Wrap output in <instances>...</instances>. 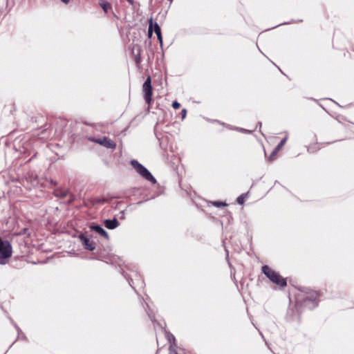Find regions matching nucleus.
<instances>
[{
	"instance_id": "nucleus-2",
	"label": "nucleus",
	"mask_w": 354,
	"mask_h": 354,
	"mask_svg": "<svg viewBox=\"0 0 354 354\" xmlns=\"http://www.w3.org/2000/svg\"><path fill=\"white\" fill-rule=\"evenodd\" d=\"M12 254L11 245L0 239V264H6Z\"/></svg>"
},
{
	"instance_id": "nucleus-14",
	"label": "nucleus",
	"mask_w": 354,
	"mask_h": 354,
	"mask_svg": "<svg viewBox=\"0 0 354 354\" xmlns=\"http://www.w3.org/2000/svg\"><path fill=\"white\" fill-rule=\"evenodd\" d=\"M180 104H179L178 102H176V101H175V102H174L172 103V106H173V107H174V109H179V108H180Z\"/></svg>"
},
{
	"instance_id": "nucleus-10",
	"label": "nucleus",
	"mask_w": 354,
	"mask_h": 354,
	"mask_svg": "<svg viewBox=\"0 0 354 354\" xmlns=\"http://www.w3.org/2000/svg\"><path fill=\"white\" fill-rule=\"evenodd\" d=\"M153 30H154L155 33L156 34L160 44H162V36H161V31H160V26H158V24L157 23H153Z\"/></svg>"
},
{
	"instance_id": "nucleus-7",
	"label": "nucleus",
	"mask_w": 354,
	"mask_h": 354,
	"mask_svg": "<svg viewBox=\"0 0 354 354\" xmlns=\"http://www.w3.org/2000/svg\"><path fill=\"white\" fill-rule=\"evenodd\" d=\"M286 138H283L281 142L278 145V146L276 147V149L273 151L271 156L269 158V160L272 161L274 159V157L276 156L277 153L281 150L282 147L284 145V144L286 142Z\"/></svg>"
},
{
	"instance_id": "nucleus-1",
	"label": "nucleus",
	"mask_w": 354,
	"mask_h": 354,
	"mask_svg": "<svg viewBox=\"0 0 354 354\" xmlns=\"http://www.w3.org/2000/svg\"><path fill=\"white\" fill-rule=\"evenodd\" d=\"M263 272L274 283H277L280 286H286V279H283L279 274L275 272L271 268H270L268 266H264L262 268Z\"/></svg>"
},
{
	"instance_id": "nucleus-9",
	"label": "nucleus",
	"mask_w": 354,
	"mask_h": 354,
	"mask_svg": "<svg viewBox=\"0 0 354 354\" xmlns=\"http://www.w3.org/2000/svg\"><path fill=\"white\" fill-rule=\"evenodd\" d=\"M91 228L95 230L96 232H97L99 234L103 236L104 237L108 239V234L107 232L100 225H94L92 226Z\"/></svg>"
},
{
	"instance_id": "nucleus-5",
	"label": "nucleus",
	"mask_w": 354,
	"mask_h": 354,
	"mask_svg": "<svg viewBox=\"0 0 354 354\" xmlns=\"http://www.w3.org/2000/svg\"><path fill=\"white\" fill-rule=\"evenodd\" d=\"M92 140L108 149H114L116 146L115 143L113 140L106 137H103L99 139H93Z\"/></svg>"
},
{
	"instance_id": "nucleus-4",
	"label": "nucleus",
	"mask_w": 354,
	"mask_h": 354,
	"mask_svg": "<svg viewBox=\"0 0 354 354\" xmlns=\"http://www.w3.org/2000/svg\"><path fill=\"white\" fill-rule=\"evenodd\" d=\"M143 92H144V97L147 104H150L151 101V95H152V88H151V78L149 77L142 86Z\"/></svg>"
},
{
	"instance_id": "nucleus-16",
	"label": "nucleus",
	"mask_w": 354,
	"mask_h": 354,
	"mask_svg": "<svg viewBox=\"0 0 354 354\" xmlns=\"http://www.w3.org/2000/svg\"><path fill=\"white\" fill-rule=\"evenodd\" d=\"M169 354H178L172 346H171L169 348Z\"/></svg>"
},
{
	"instance_id": "nucleus-11",
	"label": "nucleus",
	"mask_w": 354,
	"mask_h": 354,
	"mask_svg": "<svg viewBox=\"0 0 354 354\" xmlns=\"http://www.w3.org/2000/svg\"><path fill=\"white\" fill-rule=\"evenodd\" d=\"M100 5L105 12H107L108 10L111 8L110 4L105 1H100Z\"/></svg>"
},
{
	"instance_id": "nucleus-15",
	"label": "nucleus",
	"mask_w": 354,
	"mask_h": 354,
	"mask_svg": "<svg viewBox=\"0 0 354 354\" xmlns=\"http://www.w3.org/2000/svg\"><path fill=\"white\" fill-rule=\"evenodd\" d=\"M213 205L214 206H216V207L225 206L226 205V204H225V203H221V202H217V201L214 202Z\"/></svg>"
},
{
	"instance_id": "nucleus-8",
	"label": "nucleus",
	"mask_w": 354,
	"mask_h": 354,
	"mask_svg": "<svg viewBox=\"0 0 354 354\" xmlns=\"http://www.w3.org/2000/svg\"><path fill=\"white\" fill-rule=\"evenodd\" d=\"M104 225L107 228L113 230L118 227V221L116 219L106 220Z\"/></svg>"
},
{
	"instance_id": "nucleus-3",
	"label": "nucleus",
	"mask_w": 354,
	"mask_h": 354,
	"mask_svg": "<svg viewBox=\"0 0 354 354\" xmlns=\"http://www.w3.org/2000/svg\"><path fill=\"white\" fill-rule=\"evenodd\" d=\"M132 165L136 169V170L145 179L152 182L153 183H156V179L153 177L151 173L142 165L138 163L137 161H132Z\"/></svg>"
},
{
	"instance_id": "nucleus-18",
	"label": "nucleus",
	"mask_w": 354,
	"mask_h": 354,
	"mask_svg": "<svg viewBox=\"0 0 354 354\" xmlns=\"http://www.w3.org/2000/svg\"><path fill=\"white\" fill-rule=\"evenodd\" d=\"M64 3H68L69 1V0H62Z\"/></svg>"
},
{
	"instance_id": "nucleus-6",
	"label": "nucleus",
	"mask_w": 354,
	"mask_h": 354,
	"mask_svg": "<svg viewBox=\"0 0 354 354\" xmlns=\"http://www.w3.org/2000/svg\"><path fill=\"white\" fill-rule=\"evenodd\" d=\"M80 239L84 247L89 250H93L95 248V243L93 241H90L83 235L80 236Z\"/></svg>"
},
{
	"instance_id": "nucleus-17",
	"label": "nucleus",
	"mask_w": 354,
	"mask_h": 354,
	"mask_svg": "<svg viewBox=\"0 0 354 354\" xmlns=\"http://www.w3.org/2000/svg\"><path fill=\"white\" fill-rule=\"evenodd\" d=\"M187 111L185 109L182 110V118L184 119L186 116Z\"/></svg>"
},
{
	"instance_id": "nucleus-13",
	"label": "nucleus",
	"mask_w": 354,
	"mask_h": 354,
	"mask_svg": "<svg viewBox=\"0 0 354 354\" xmlns=\"http://www.w3.org/2000/svg\"><path fill=\"white\" fill-rule=\"evenodd\" d=\"M245 197L246 194H242L239 196L236 199L237 203L240 205H242L245 201Z\"/></svg>"
},
{
	"instance_id": "nucleus-12",
	"label": "nucleus",
	"mask_w": 354,
	"mask_h": 354,
	"mask_svg": "<svg viewBox=\"0 0 354 354\" xmlns=\"http://www.w3.org/2000/svg\"><path fill=\"white\" fill-rule=\"evenodd\" d=\"M153 19H152V18H151L149 20V29H148V37L149 38L151 37L152 34H153Z\"/></svg>"
}]
</instances>
